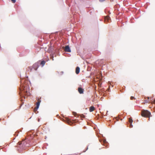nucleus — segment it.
Listing matches in <instances>:
<instances>
[{
  "label": "nucleus",
  "mask_w": 155,
  "mask_h": 155,
  "mask_svg": "<svg viewBox=\"0 0 155 155\" xmlns=\"http://www.w3.org/2000/svg\"><path fill=\"white\" fill-rule=\"evenodd\" d=\"M103 142L104 143H105L106 142V141L105 140H104L103 141Z\"/></svg>",
  "instance_id": "aec40b11"
},
{
  "label": "nucleus",
  "mask_w": 155,
  "mask_h": 155,
  "mask_svg": "<svg viewBox=\"0 0 155 155\" xmlns=\"http://www.w3.org/2000/svg\"><path fill=\"white\" fill-rule=\"evenodd\" d=\"M64 50L65 51L67 52H70L71 51V50L68 45L66 46L65 47Z\"/></svg>",
  "instance_id": "39448f33"
},
{
  "label": "nucleus",
  "mask_w": 155,
  "mask_h": 155,
  "mask_svg": "<svg viewBox=\"0 0 155 155\" xmlns=\"http://www.w3.org/2000/svg\"><path fill=\"white\" fill-rule=\"evenodd\" d=\"M25 142H25V140H24L22 141L19 142L18 143L19 145H22L21 147L23 148L25 147L28 146L27 143H25Z\"/></svg>",
  "instance_id": "7ed1b4c3"
},
{
  "label": "nucleus",
  "mask_w": 155,
  "mask_h": 155,
  "mask_svg": "<svg viewBox=\"0 0 155 155\" xmlns=\"http://www.w3.org/2000/svg\"><path fill=\"white\" fill-rule=\"evenodd\" d=\"M130 127H133V125L132 124V123H130Z\"/></svg>",
  "instance_id": "a211bd4d"
},
{
  "label": "nucleus",
  "mask_w": 155,
  "mask_h": 155,
  "mask_svg": "<svg viewBox=\"0 0 155 155\" xmlns=\"http://www.w3.org/2000/svg\"><path fill=\"white\" fill-rule=\"evenodd\" d=\"M114 0H110V1L111 2H113Z\"/></svg>",
  "instance_id": "4be33fe9"
},
{
  "label": "nucleus",
  "mask_w": 155,
  "mask_h": 155,
  "mask_svg": "<svg viewBox=\"0 0 155 155\" xmlns=\"http://www.w3.org/2000/svg\"><path fill=\"white\" fill-rule=\"evenodd\" d=\"M78 91L80 94H82L83 93L84 89L81 87V86H79L78 89Z\"/></svg>",
  "instance_id": "20e7f679"
},
{
  "label": "nucleus",
  "mask_w": 155,
  "mask_h": 155,
  "mask_svg": "<svg viewBox=\"0 0 155 155\" xmlns=\"http://www.w3.org/2000/svg\"><path fill=\"white\" fill-rule=\"evenodd\" d=\"M106 0H99V1L100 2H104V1H105Z\"/></svg>",
  "instance_id": "f3484780"
},
{
  "label": "nucleus",
  "mask_w": 155,
  "mask_h": 155,
  "mask_svg": "<svg viewBox=\"0 0 155 155\" xmlns=\"http://www.w3.org/2000/svg\"><path fill=\"white\" fill-rule=\"evenodd\" d=\"M150 114V113L147 110H143L141 112V115L143 117H149Z\"/></svg>",
  "instance_id": "f03ea898"
},
{
  "label": "nucleus",
  "mask_w": 155,
  "mask_h": 155,
  "mask_svg": "<svg viewBox=\"0 0 155 155\" xmlns=\"http://www.w3.org/2000/svg\"><path fill=\"white\" fill-rule=\"evenodd\" d=\"M54 57L53 56H52L51 57V59L53 61L54 60V58H53Z\"/></svg>",
  "instance_id": "6ab92c4d"
},
{
  "label": "nucleus",
  "mask_w": 155,
  "mask_h": 155,
  "mask_svg": "<svg viewBox=\"0 0 155 155\" xmlns=\"http://www.w3.org/2000/svg\"><path fill=\"white\" fill-rule=\"evenodd\" d=\"M80 68L78 67H77L76 68L75 72L76 74H78L80 72Z\"/></svg>",
  "instance_id": "6e6552de"
},
{
  "label": "nucleus",
  "mask_w": 155,
  "mask_h": 155,
  "mask_svg": "<svg viewBox=\"0 0 155 155\" xmlns=\"http://www.w3.org/2000/svg\"><path fill=\"white\" fill-rule=\"evenodd\" d=\"M27 70L28 71H31L32 70V68L31 67H29L28 68H27Z\"/></svg>",
  "instance_id": "ddd939ff"
},
{
  "label": "nucleus",
  "mask_w": 155,
  "mask_h": 155,
  "mask_svg": "<svg viewBox=\"0 0 155 155\" xmlns=\"http://www.w3.org/2000/svg\"><path fill=\"white\" fill-rule=\"evenodd\" d=\"M82 117H84V115H83Z\"/></svg>",
  "instance_id": "5701e85b"
},
{
  "label": "nucleus",
  "mask_w": 155,
  "mask_h": 155,
  "mask_svg": "<svg viewBox=\"0 0 155 155\" xmlns=\"http://www.w3.org/2000/svg\"><path fill=\"white\" fill-rule=\"evenodd\" d=\"M129 121L130 123H132L133 122V120L132 118L130 117L129 119Z\"/></svg>",
  "instance_id": "f8f14e48"
},
{
  "label": "nucleus",
  "mask_w": 155,
  "mask_h": 155,
  "mask_svg": "<svg viewBox=\"0 0 155 155\" xmlns=\"http://www.w3.org/2000/svg\"><path fill=\"white\" fill-rule=\"evenodd\" d=\"M45 63V61H41V64L42 66H43Z\"/></svg>",
  "instance_id": "9b49d317"
},
{
  "label": "nucleus",
  "mask_w": 155,
  "mask_h": 155,
  "mask_svg": "<svg viewBox=\"0 0 155 155\" xmlns=\"http://www.w3.org/2000/svg\"><path fill=\"white\" fill-rule=\"evenodd\" d=\"M33 68H34L35 70H36L38 68V65L37 63H35L33 65Z\"/></svg>",
  "instance_id": "423d86ee"
},
{
  "label": "nucleus",
  "mask_w": 155,
  "mask_h": 155,
  "mask_svg": "<svg viewBox=\"0 0 155 155\" xmlns=\"http://www.w3.org/2000/svg\"><path fill=\"white\" fill-rule=\"evenodd\" d=\"M110 20V18L109 16H107L105 17V22H109V21Z\"/></svg>",
  "instance_id": "0eeeda50"
},
{
  "label": "nucleus",
  "mask_w": 155,
  "mask_h": 155,
  "mask_svg": "<svg viewBox=\"0 0 155 155\" xmlns=\"http://www.w3.org/2000/svg\"><path fill=\"white\" fill-rule=\"evenodd\" d=\"M145 102L146 103H149L150 102V101L149 100H145Z\"/></svg>",
  "instance_id": "4468645a"
},
{
  "label": "nucleus",
  "mask_w": 155,
  "mask_h": 155,
  "mask_svg": "<svg viewBox=\"0 0 155 155\" xmlns=\"http://www.w3.org/2000/svg\"><path fill=\"white\" fill-rule=\"evenodd\" d=\"M95 107L94 106H91L89 108V111L90 112H92L95 110Z\"/></svg>",
  "instance_id": "1a4fd4ad"
},
{
  "label": "nucleus",
  "mask_w": 155,
  "mask_h": 155,
  "mask_svg": "<svg viewBox=\"0 0 155 155\" xmlns=\"http://www.w3.org/2000/svg\"><path fill=\"white\" fill-rule=\"evenodd\" d=\"M147 98L148 100H149L150 97H147Z\"/></svg>",
  "instance_id": "412c9836"
},
{
  "label": "nucleus",
  "mask_w": 155,
  "mask_h": 155,
  "mask_svg": "<svg viewBox=\"0 0 155 155\" xmlns=\"http://www.w3.org/2000/svg\"><path fill=\"white\" fill-rule=\"evenodd\" d=\"M12 2L13 3H15L16 2V0H11Z\"/></svg>",
  "instance_id": "2eb2a0df"
},
{
  "label": "nucleus",
  "mask_w": 155,
  "mask_h": 155,
  "mask_svg": "<svg viewBox=\"0 0 155 155\" xmlns=\"http://www.w3.org/2000/svg\"><path fill=\"white\" fill-rule=\"evenodd\" d=\"M134 98V97L133 96H131L130 97V99L131 100H133Z\"/></svg>",
  "instance_id": "dca6fc26"
},
{
  "label": "nucleus",
  "mask_w": 155,
  "mask_h": 155,
  "mask_svg": "<svg viewBox=\"0 0 155 155\" xmlns=\"http://www.w3.org/2000/svg\"><path fill=\"white\" fill-rule=\"evenodd\" d=\"M25 81V80L24 79H22L21 80V87L20 88V90L21 91H23L25 95L28 96L30 95V93L26 89V88H25V85L23 84Z\"/></svg>",
  "instance_id": "f257e3e1"
},
{
  "label": "nucleus",
  "mask_w": 155,
  "mask_h": 155,
  "mask_svg": "<svg viewBox=\"0 0 155 155\" xmlns=\"http://www.w3.org/2000/svg\"><path fill=\"white\" fill-rule=\"evenodd\" d=\"M41 102V101L39 99H38V102L36 103V109H38L39 107Z\"/></svg>",
  "instance_id": "9d476101"
}]
</instances>
